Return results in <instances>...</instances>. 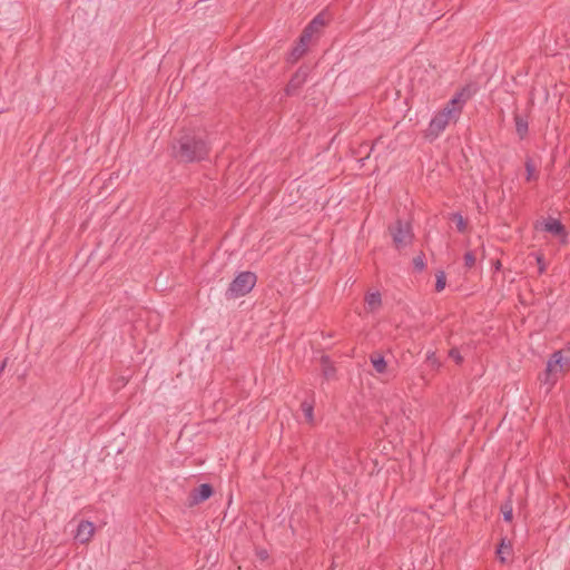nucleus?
Masks as SVG:
<instances>
[{"mask_svg": "<svg viewBox=\"0 0 570 570\" xmlns=\"http://www.w3.org/2000/svg\"><path fill=\"white\" fill-rule=\"evenodd\" d=\"M381 294L379 292H371L365 297L366 308L370 312L376 311L381 306Z\"/></svg>", "mask_w": 570, "mask_h": 570, "instance_id": "10", "label": "nucleus"}, {"mask_svg": "<svg viewBox=\"0 0 570 570\" xmlns=\"http://www.w3.org/2000/svg\"><path fill=\"white\" fill-rule=\"evenodd\" d=\"M570 370V356L557 352L552 355L547 364L546 372L542 376L544 384L551 387L556 381Z\"/></svg>", "mask_w": 570, "mask_h": 570, "instance_id": "3", "label": "nucleus"}, {"mask_svg": "<svg viewBox=\"0 0 570 570\" xmlns=\"http://www.w3.org/2000/svg\"><path fill=\"white\" fill-rule=\"evenodd\" d=\"M452 222L453 224L455 225V227L460 230V232H463L465 229V220L464 218L461 216V215H453L452 217Z\"/></svg>", "mask_w": 570, "mask_h": 570, "instance_id": "16", "label": "nucleus"}, {"mask_svg": "<svg viewBox=\"0 0 570 570\" xmlns=\"http://www.w3.org/2000/svg\"><path fill=\"white\" fill-rule=\"evenodd\" d=\"M501 511H502V514H503V518H504L505 521H511L512 520L513 509H512V504L510 502H508L504 505H502Z\"/></svg>", "mask_w": 570, "mask_h": 570, "instance_id": "17", "label": "nucleus"}, {"mask_svg": "<svg viewBox=\"0 0 570 570\" xmlns=\"http://www.w3.org/2000/svg\"><path fill=\"white\" fill-rule=\"evenodd\" d=\"M451 357L454 358L458 363L461 361V356L459 355V353L456 351H452L451 352Z\"/></svg>", "mask_w": 570, "mask_h": 570, "instance_id": "21", "label": "nucleus"}, {"mask_svg": "<svg viewBox=\"0 0 570 570\" xmlns=\"http://www.w3.org/2000/svg\"><path fill=\"white\" fill-rule=\"evenodd\" d=\"M538 263H539V265H540V266H539L540 272H543L544 266H543V264L541 263V258H540V257L538 258Z\"/></svg>", "mask_w": 570, "mask_h": 570, "instance_id": "22", "label": "nucleus"}, {"mask_svg": "<svg viewBox=\"0 0 570 570\" xmlns=\"http://www.w3.org/2000/svg\"><path fill=\"white\" fill-rule=\"evenodd\" d=\"M515 126H517V131H518V134H519L521 137H522V136L527 132V130H528V124H527L523 119H521V118H517V124H515Z\"/></svg>", "mask_w": 570, "mask_h": 570, "instance_id": "18", "label": "nucleus"}, {"mask_svg": "<svg viewBox=\"0 0 570 570\" xmlns=\"http://www.w3.org/2000/svg\"><path fill=\"white\" fill-rule=\"evenodd\" d=\"M510 553H511V544L507 543L505 540H502V542L497 551V554H498L500 561L505 562L507 557L510 556Z\"/></svg>", "mask_w": 570, "mask_h": 570, "instance_id": "12", "label": "nucleus"}, {"mask_svg": "<svg viewBox=\"0 0 570 570\" xmlns=\"http://www.w3.org/2000/svg\"><path fill=\"white\" fill-rule=\"evenodd\" d=\"M535 228L539 230H544L553 236L559 237L561 240L566 238V232L563 225L554 218H544L537 223Z\"/></svg>", "mask_w": 570, "mask_h": 570, "instance_id": "8", "label": "nucleus"}, {"mask_svg": "<svg viewBox=\"0 0 570 570\" xmlns=\"http://www.w3.org/2000/svg\"><path fill=\"white\" fill-rule=\"evenodd\" d=\"M209 145L202 132L185 131L171 144V155L178 163L189 164L204 160Z\"/></svg>", "mask_w": 570, "mask_h": 570, "instance_id": "1", "label": "nucleus"}, {"mask_svg": "<svg viewBox=\"0 0 570 570\" xmlns=\"http://www.w3.org/2000/svg\"><path fill=\"white\" fill-rule=\"evenodd\" d=\"M95 531L94 524L89 521H81L78 524L76 539L81 543L88 542Z\"/></svg>", "mask_w": 570, "mask_h": 570, "instance_id": "9", "label": "nucleus"}, {"mask_svg": "<svg viewBox=\"0 0 570 570\" xmlns=\"http://www.w3.org/2000/svg\"><path fill=\"white\" fill-rule=\"evenodd\" d=\"M309 42H305V43H302L301 41L298 42V45L296 47H294L293 51H292V58L294 60H297L299 59L306 51L307 49V45Z\"/></svg>", "mask_w": 570, "mask_h": 570, "instance_id": "13", "label": "nucleus"}, {"mask_svg": "<svg viewBox=\"0 0 570 570\" xmlns=\"http://www.w3.org/2000/svg\"><path fill=\"white\" fill-rule=\"evenodd\" d=\"M445 274L443 272L436 273V283H435V289L438 292H441L445 288Z\"/></svg>", "mask_w": 570, "mask_h": 570, "instance_id": "15", "label": "nucleus"}, {"mask_svg": "<svg viewBox=\"0 0 570 570\" xmlns=\"http://www.w3.org/2000/svg\"><path fill=\"white\" fill-rule=\"evenodd\" d=\"M468 97L469 96L464 90L459 92L440 112L434 116L426 130V137L429 139H435L451 122L459 119L462 107L468 100Z\"/></svg>", "mask_w": 570, "mask_h": 570, "instance_id": "2", "label": "nucleus"}, {"mask_svg": "<svg viewBox=\"0 0 570 570\" xmlns=\"http://www.w3.org/2000/svg\"><path fill=\"white\" fill-rule=\"evenodd\" d=\"M214 494V488L209 483H202L199 487L195 488L190 491L187 498V505L195 507L206 500H208Z\"/></svg>", "mask_w": 570, "mask_h": 570, "instance_id": "6", "label": "nucleus"}, {"mask_svg": "<svg viewBox=\"0 0 570 570\" xmlns=\"http://www.w3.org/2000/svg\"><path fill=\"white\" fill-rule=\"evenodd\" d=\"M465 265L472 267L475 263V257L472 253H466L464 256Z\"/></svg>", "mask_w": 570, "mask_h": 570, "instance_id": "20", "label": "nucleus"}, {"mask_svg": "<svg viewBox=\"0 0 570 570\" xmlns=\"http://www.w3.org/2000/svg\"><path fill=\"white\" fill-rule=\"evenodd\" d=\"M249 293V271L240 272L229 284L226 298H238Z\"/></svg>", "mask_w": 570, "mask_h": 570, "instance_id": "4", "label": "nucleus"}, {"mask_svg": "<svg viewBox=\"0 0 570 570\" xmlns=\"http://www.w3.org/2000/svg\"><path fill=\"white\" fill-rule=\"evenodd\" d=\"M391 235L396 247H403L411 243L412 232L407 223L397 222L391 227Z\"/></svg>", "mask_w": 570, "mask_h": 570, "instance_id": "5", "label": "nucleus"}, {"mask_svg": "<svg viewBox=\"0 0 570 570\" xmlns=\"http://www.w3.org/2000/svg\"><path fill=\"white\" fill-rule=\"evenodd\" d=\"M302 410H303V413H304V416L306 419L307 422L312 423L313 422V409L311 405L304 403L302 405Z\"/></svg>", "mask_w": 570, "mask_h": 570, "instance_id": "19", "label": "nucleus"}, {"mask_svg": "<svg viewBox=\"0 0 570 570\" xmlns=\"http://www.w3.org/2000/svg\"><path fill=\"white\" fill-rule=\"evenodd\" d=\"M327 23V19L325 14H318L315 17L311 23L305 28L303 35L301 37V42H311L312 39L321 33L325 24Z\"/></svg>", "mask_w": 570, "mask_h": 570, "instance_id": "7", "label": "nucleus"}, {"mask_svg": "<svg viewBox=\"0 0 570 570\" xmlns=\"http://www.w3.org/2000/svg\"><path fill=\"white\" fill-rule=\"evenodd\" d=\"M525 170H527V180L531 181L537 179L538 173L537 167L531 161H527L525 164Z\"/></svg>", "mask_w": 570, "mask_h": 570, "instance_id": "14", "label": "nucleus"}, {"mask_svg": "<svg viewBox=\"0 0 570 570\" xmlns=\"http://www.w3.org/2000/svg\"><path fill=\"white\" fill-rule=\"evenodd\" d=\"M371 362L377 374H385L387 372V363L380 354H373Z\"/></svg>", "mask_w": 570, "mask_h": 570, "instance_id": "11", "label": "nucleus"}]
</instances>
